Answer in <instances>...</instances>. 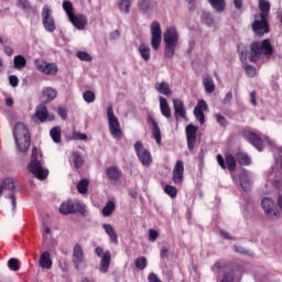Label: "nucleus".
Instances as JSON below:
<instances>
[{
	"label": "nucleus",
	"mask_w": 282,
	"mask_h": 282,
	"mask_svg": "<svg viewBox=\"0 0 282 282\" xmlns=\"http://www.w3.org/2000/svg\"><path fill=\"white\" fill-rule=\"evenodd\" d=\"M272 54H274V46H272L270 40L265 39L262 42H253L250 45L249 61L251 63H268Z\"/></svg>",
	"instance_id": "obj_1"
},
{
	"label": "nucleus",
	"mask_w": 282,
	"mask_h": 282,
	"mask_svg": "<svg viewBox=\"0 0 282 282\" xmlns=\"http://www.w3.org/2000/svg\"><path fill=\"white\" fill-rule=\"evenodd\" d=\"M258 8L260 10V15H254V21L252 23V30L257 36H263L270 32V24L268 23V17H270V1L258 0Z\"/></svg>",
	"instance_id": "obj_2"
},
{
	"label": "nucleus",
	"mask_w": 282,
	"mask_h": 282,
	"mask_svg": "<svg viewBox=\"0 0 282 282\" xmlns=\"http://www.w3.org/2000/svg\"><path fill=\"white\" fill-rule=\"evenodd\" d=\"M28 170L36 180H47V175H50V170L43 166V154L36 148L32 149L31 162L29 163Z\"/></svg>",
	"instance_id": "obj_3"
},
{
	"label": "nucleus",
	"mask_w": 282,
	"mask_h": 282,
	"mask_svg": "<svg viewBox=\"0 0 282 282\" xmlns=\"http://www.w3.org/2000/svg\"><path fill=\"white\" fill-rule=\"evenodd\" d=\"M13 137L20 153H25L30 149V130L23 123H17L13 128Z\"/></svg>",
	"instance_id": "obj_4"
},
{
	"label": "nucleus",
	"mask_w": 282,
	"mask_h": 282,
	"mask_svg": "<svg viewBox=\"0 0 282 282\" xmlns=\"http://www.w3.org/2000/svg\"><path fill=\"white\" fill-rule=\"evenodd\" d=\"M107 118L110 135L113 140H122V128H120V121L118 120V117H116V113H113V107L111 106L107 108Z\"/></svg>",
	"instance_id": "obj_5"
},
{
	"label": "nucleus",
	"mask_w": 282,
	"mask_h": 282,
	"mask_svg": "<svg viewBox=\"0 0 282 282\" xmlns=\"http://www.w3.org/2000/svg\"><path fill=\"white\" fill-rule=\"evenodd\" d=\"M134 151L143 166H151V164H153V156H151V152L142 144V141L134 143Z\"/></svg>",
	"instance_id": "obj_6"
},
{
	"label": "nucleus",
	"mask_w": 282,
	"mask_h": 282,
	"mask_svg": "<svg viewBox=\"0 0 282 282\" xmlns=\"http://www.w3.org/2000/svg\"><path fill=\"white\" fill-rule=\"evenodd\" d=\"M42 24L46 32L56 30V20L52 15V8L47 4L42 8Z\"/></svg>",
	"instance_id": "obj_7"
},
{
	"label": "nucleus",
	"mask_w": 282,
	"mask_h": 282,
	"mask_svg": "<svg viewBox=\"0 0 282 282\" xmlns=\"http://www.w3.org/2000/svg\"><path fill=\"white\" fill-rule=\"evenodd\" d=\"M151 46L152 48L158 52L160 50V45H162V26L160 22L153 21L151 26Z\"/></svg>",
	"instance_id": "obj_8"
},
{
	"label": "nucleus",
	"mask_w": 282,
	"mask_h": 282,
	"mask_svg": "<svg viewBox=\"0 0 282 282\" xmlns=\"http://www.w3.org/2000/svg\"><path fill=\"white\" fill-rule=\"evenodd\" d=\"M35 67L46 76H56L58 74V66L55 63H47L44 59H35Z\"/></svg>",
	"instance_id": "obj_9"
},
{
	"label": "nucleus",
	"mask_w": 282,
	"mask_h": 282,
	"mask_svg": "<svg viewBox=\"0 0 282 282\" xmlns=\"http://www.w3.org/2000/svg\"><path fill=\"white\" fill-rule=\"evenodd\" d=\"M85 208V205H83L78 200H66L61 204L59 206V213L62 215H72L74 213H80Z\"/></svg>",
	"instance_id": "obj_10"
},
{
	"label": "nucleus",
	"mask_w": 282,
	"mask_h": 282,
	"mask_svg": "<svg viewBox=\"0 0 282 282\" xmlns=\"http://www.w3.org/2000/svg\"><path fill=\"white\" fill-rule=\"evenodd\" d=\"M95 252H96L97 257H99L101 259L100 269H99L100 272H102L104 274H107V272L109 271V265H111V252L105 251L100 247H97L95 249Z\"/></svg>",
	"instance_id": "obj_11"
},
{
	"label": "nucleus",
	"mask_w": 282,
	"mask_h": 282,
	"mask_svg": "<svg viewBox=\"0 0 282 282\" xmlns=\"http://www.w3.org/2000/svg\"><path fill=\"white\" fill-rule=\"evenodd\" d=\"M261 206L264 210V215L265 217H268V219H274V217H276L278 215V210H276V204L274 203V200L270 197H265L262 199L261 202Z\"/></svg>",
	"instance_id": "obj_12"
},
{
	"label": "nucleus",
	"mask_w": 282,
	"mask_h": 282,
	"mask_svg": "<svg viewBox=\"0 0 282 282\" xmlns=\"http://www.w3.org/2000/svg\"><path fill=\"white\" fill-rule=\"evenodd\" d=\"M73 261L76 270H85V268H87V264L85 263V254L83 253V247H80V245L74 247Z\"/></svg>",
	"instance_id": "obj_13"
},
{
	"label": "nucleus",
	"mask_w": 282,
	"mask_h": 282,
	"mask_svg": "<svg viewBox=\"0 0 282 282\" xmlns=\"http://www.w3.org/2000/svg\"><path fill=\"white\" fill-rule=\"evenodd\" d=\"M54 120V116L47 115V107L44 105H40L35 109V113L32 116L33 122H36V124H43L45 120Z\"/></svg>",
	"instance_id": "obj_14"
},
{
	"label": "nucleus",
	"mask_w": 282,
	"mask_h": 282,
	"mask_svg": "<svg viewBox=\"0 0 282 282\" xmlns=\"http://www.w3.org/2000/svg\"><path fill=\"white\" fill-rule=\"evenodd\" d=\"M199 128L197 126L188 124L185 128L186 140H187V149L193 151L195 149V142H197V131Z\"/></svg>",
	"instance_id": "obj_15"
},
{
	"label": "nucleus",
	"mask_w": 282,
	"mask_h": 282,
	"mask_svg": "<svg viewBox=\"0 0 282 282\" xmlns=\"http://www.w3.org/2000/svg\"><path fill=\"white\" fill-rule=\"evenodd\" d=\"M164 43L177 45L180 43V33L175 26H170L163 34Z\"/></svg>",
	"instance_id": "obj_16"
},
{
	"label": "nucleus",
	"mask_w": 282,
	"mask_h": 282,
	"mask_svg": "<svg viewBox=\"0 0 282 282\" xmlns=\"http://www.w3.org/2000/svg\"><path fill=\"white\" fill-rule=\"evenodd\" d=\"M184 180V162L177 161L173 170V182L174 184H182Z\"/></svg>",
	"instance_id": "obj_17"
},
{
	"label": "nucleus",
	"mask_w": 282,
	"mask_h": 282,
	"mask_svg": "<svg viewBox=\"0 0 282 282\" xmlns=\"http://www.w3.org/2000/svg\"><path fill=\"white\" fill-rule=\"evenodd\" d=\"M246 140L252 144L258 151H263V141H261V137L253 132L245 133Z\"/></svg>",
	"instance_id": "obj_18"
},
{
	"label": "nucleus",
	"mask_w": 282,
	"mask_h": 282,
	"mask_svg": "<svg viewBox=\"0 0 282 282\" xmlns=\"http://www.w3.org/2000/svg\"><path fill=\"white\" fill-rule=\"evenodd\" d=\"M68 21L76 28L77 30H85L87 26V18L83 14H74L68 18Z\"/></svg>",
	"instance_id": "obj_19"
},
{
	"label": "nucleus",
	"mask_w": 282,
	"mask_h": 282,
	"mask_svg": "<svg viewBox=\"0 0 282 282\" xmlns=\"http://www.w3.org/2000/svg\"><path fill=\"white\" fill-rule=\"evenodd\" d=\"M173 108L175 111V117L180 116L184 120H186V107L184 106V101L181 99H173Z\"/></svg>",
	"instance_id": "obj_20"
},
{
	"label": "nucleus",
	"mask_w": 282,
	"mask_h": 282,
	"mask_svg": "<svg viewBox=\"0 0 282 282\" xmlns=\"http://www.w3.org/2000/svg\"><path fill=\"white\" fill-rule=\"evenodd\" d=\"M52 265H53L52 257L47 251H44L40 256V268H42L43 270H52Z\"/></svg>",
	"instance_id": "obj_21"
},
{
	"label": "nucleus",
	"mask_w": 282,
	"mask_h": 282,
	"mask_svg": "<svg viewBox=\"0 0 282 282\" xmlns=\"http://www.w3.org/2000/svg\"><path fill=\"white\" fill-rule=\"evenodd\" d=\"M150 123L152 124V135L156 141V144H162V131L155 119L150 118Z\"/></svg>",
	"instance_id": "obj_22"
},
{
	"label": "nucleus",
	"mask_w": 282,
	"mask_h": 282,
	"mask_svg": "<svg viewBox=\"0 0 282 282\" xmlns=\"http://www.w3.org/2000/svg\"><path fill=\"white\" fill-rule=\"evenodd\" d=\"M160 102V111L164 118H171V106H169V101L164 97H159Z\"/></svg>",
	"instance_id": "obj_23"
},
{
	"label": "nucleus",
	"mask_w": 282,
	"mask_h": 282,
	"mask_svg": "<svg viewBox=\"0 0 282 282\" xmlns=\"http://www.w3.org/2000/svg\"><path fill=\"white\" fill-rule=\"evenodd\" d=\"M57 95L58 93L56 91V89L52 87H44L42 90V98L43 100H45V102H52V100H54Z\"/></svg>",
	"instance_id": "obj_24"
},
{
	"label": "nucleus",
	"mask_w": 282,
	"mask_h": 282,
	"mask_svg": "<svg viewBox=\"0 0 282 282\" xmlns=\"http://www.w3.org/2000/svg\"><path fill=\"white\" fill-rule=\"evenodd\" d=\"M102 228H104L106 235H108L110 241L112 243H115L116 246H118V234H116V229H113V226H111L109 224H104Z\"/></svg>",
	"instance_id": "obj_25"
},
{
	"label": "nucleus",
	"mask_w": 282,
	"mask_h": 282,
	"mask_svg": "<svg viewBox=\"0 0 282 282\" xmlns=\"http://www.w3.org/2000/svg\"><path fill=\"white\" fill-rule=\"evenodd\" d=\"M138 52L143 61H151V47L149 44L141 43L138 47Z\"/></svg>",
	"instance_id": "obj_26"
},
{
	"label": "nucleus",
	"mask_w": 282,
	"mask_h": 282,
	"mask_svg": "<svg viewBox=\"0 0 282 282\" xmlns=\"http://www.w3.org/2000/svg\"><path fill=\"white\" fill-rule=\"evenodd\" d=\"M106 175L110 182H118L120 180V170L118 166H110L106 170Z\"/></svg>",
	"instance_id": "obj_27"
},
{
	"label": "nucleus",
	"mask_w": 282,
	"mask_h": 282,
	"mask_svg": "<svg viewBox=\"0 0 282 282\" xmlns=\"http://www.w3.org/2000/svg\"><path fill=\"white\" fill-rule=\"evenodd\" d=\"M155 89L159 94H162L163 96H172L173 90H171V87L166 82H161L155 84Z\"/></svg>",
	"instance_id": "obj_28"
},
{
	"label": "nucleus",
	"mask_w": 282,
	"mask_h": 282,
	"mask_svg": "<svg viewBox=\"0 0 282 282\" xmlns=\"http://www.w3.org/2000/svg\"><path fill=\"white\" fill-rule=\"evenodd\" d=\"M117 7L122 14H129L131 10V0H117Z\"/></svg>",
	"instance_id": "obj_29"
},
{
	"label": "nucleus",
	"mask_w": 282,
	"mask_h": 282,
	"mask_svg": "<svg viewBox=\"0 0 282 282\" xmlns=\"http://www.w3.org/2000/svg\"><path fill=\"white\" fill-rule=\"evenodd\" d=\"M240 187L242 191L248 192L250 191V178L248 177V172H242L239 176Z\"/></svg>",
	"instance_id": "obj_30"
},
{
	"label": "nucleus",
	"mask_w": 282,
	"mask_h": 282,
	"mask_svg": "<svg viewBox=\"0 0 282 282\" xmlns=\"http://www.w3.org/2000/svg\"><path fill=\"white\" fill-rule=\"evenodd\" d=\"M13 65L15 69H24L25 65H28V59L23 55H15L13 58Z\"/></svg>",
	"instance_id": "obj_31"
},
{
	"label": "nucleus",
	"mask_w": 282,
	"mask_h": 282,
	"mask_svg": "<svg viewBox=\"0 0 282 282\" xmlns=\"http://www.w3.org/2000/svg\"><path fill=\"white\" fill-rule=\"evenodd\" d=\"M203 85L206 94H213V91H215V82L213 80V77L210 76L204 77Z\"/></svg>",
	"instance_id": "obj_32"
},
{
	"label": "nucleus",
	"mask_w": 282,
	"mask_h": 282,
	"mask_svg": "<svg viewBox=\"0 0 282 282\" xmlns=\"http://www.w3.org/2000/svg\"><path fill=\"white\" fill-rule=\"evenodd\" d=\"M208 2L216 12L226 10V0H208Z\"/></svg>",
	"instance_id": "obj_33"
},
{
	"label": "nucleus",
	"mask_w": 282,
	"mask_h": 282,
	"mask_svg": "<svg viewBox=\"0 0 282 282\" xmlns=\"http://www.w3.org/2000/svg\"><path fill=\"white\" fill-rule=\"evenodd\" d=\"M113 210H116V203L113 200H109L102 208L101 213L104 217H110L113 214Z\"/></svg>",
	"instance_id": "obj_34"
},
{
	"label": "nucleus",
	"mask_w": 282,
	"mask_h": 282,
	"mask_svg": "<svg viewBox=\"0 0 282 282\" xmlns=\"http://www.w3.org/2000/svg\"><path fill=\"white\" fill-rule=\"evenodd\" d=\"M226 164L230 173H235V171H237V160L232 154H228L226 156Z\"/></svg>",
	"instance_id": "obj_35"
},
{
	"label": "nucleus",
	"mask_w": 282,
	"mask_h": 282,
	"mask_svg": "<svg viewBox=\"0 0 282 282\" xmlns=\"http://www.w3.org/2000/svg\"><path fill=\"white\" fill-rule=\"evenodd\" d=\"M236 160L238 163H240L242 166H250V156L243 152H238L236 154Z\"/></svg>",
	"instance_id": "obj_36"
},
{
	"label": "nucleus",
	"mask_w": 282,
	"mask_h": 282,
	"mask_svg": "<svg viewBox=\"0 0 282 282\" xmlns=\"http://www.w3.org/2000/svg\"><path fill=\"white\" fill-rule=\"evenodd\" d=\"M217 282H235V273L232 270H227L224 272L223 279L217 275Z\"/></svg>",
	"instance_id": "obj_37"
},
{
	"label": "nucleus",
	"mask_w": 282,
	"mask_h": 282,
	"mask_svg": "<svg viewBox=\"0 0 282 282\" xmlns=\"http://www.w3.org/2000/svg\"><path fill=\"white\" fill-rule=\"evenodd\" d=\"M62 8L65 11V13L67 14L68 19L74 15V4H72V1L64 0Z\"/></svg>",
	"instance_id": "obj_38"
},
{
	"label": "nucleus",
	"mask_w": 282,
	"mask_h": 282,
	"mask_svg": "<svg viewBox=\"0 0 282 282\" xmlns=\"http://www.w3.org/2000/svg\"><path fill=\"white\" fill-rule=\"evenodd\" d=\"M176 47H177V44L165 43L164 56L166 58H173V56H175V48Z\"/></svg>",
	"instance_id": "obj_39"
},
{
	"label": "nucleus",
	"mask_w": 282,
	"mask_h": 282,
	"mask_svg": "<svg viewBox=\"0 0 282 282\" xmlns=\"http://www.w3.org/2000/svg\"><path fill=\"white\" fill-rule=\"evenodd\" d=\"M87 188H89V181L87 178H83L77 184V191L80 195H85L87 193Z\"/></svg>",
	"instance_id": "obj_40"
},
{
	"label": "nucleus",
	"mask_w": 282,
	"mask_h": 282,
	"mask_svg": "<svg viewBox=\"0 0 282 282\" xmlns=\"http://www.w3.org/2000/svg\"><path fill=\"white\" fill-rule=\"evenodd\" d=\"M0 188L3 191H14L15 185H14V180L12 178H6L2 184L0 185Z\"/></svg>",
	"instance_id": "obj_41"
},
{
	"label": "nucleus",
	"mask_w": 282,
	"mask_h": 282,
	"mask_svg": "<svg viewBox=\"0 0 282 282\" xmlns=\"http://www.w3.org/2000/svg\"><path fill=\"white\" fill-rule=\"evenodd\" d=\"M50 135L53 140V142H55V144H59L61 142V128L55 127L50 131Z\"/></svg>",
	"instance_id": "obj_42"
},
{
	"label": "nucleus",
	"mask_w": 282,
	"mask_h": 282,
	"mask_svg": "<svg viewBox=\"0 0 282 282\" xmlns=\"http://www.w3.org/2000/svg\"><path fill=\"white\" fill-rule=\"evenodd\" d=\"M72 161L74 162L76 169H80V166H83V164L85 162L83 160V155H80V153H78V152H73Z\"/></svg>",
	"instance_id": "obj_43"
},
{
	"label": "nucleus",
	"mask_w": 282,
	"mask_h": 282,
	"mask_svg": "<svg viewBox=\"0 0 282 282\" xmlns=\"http://www.w3.org/2000/svg\"><path fill=\"white\" fill-rule=\"evenodd\" d=\"M138 8L141 12H149L151 10V0H139Z\"/></svg>",
	"instance_id": "obj_44"
},
{
	"label": "nucleus",
	"mask_w": 282,
	"mask_h": 282,
	"mask_svg": "<svg viewBox=\"0 0 282 282\" xmlns=\"http://www.w3.org/2000/svg\"><path fill=\"white\" fill-rule=\"evenodd\" d=\"M194 116L200 124H204L206 122V117L204 115V110H200L199 108H194Z\"/></svg>",
	"instance_id": "obj_45"
},
{
	"label": "nucleus",
	"mask_w": 282,
	"mask_h": 282,
	"mask_svg": "<svg viewBox=\"0 0 282 282\" xmlns=\"http://www.w3.org/2000/svg\"><path fill=\"white\" fill-rule=\"evenodd\" d=\"M269 182H272V184L275 188H281V177L279 175L274 174V172H272L269 175Z\"/></svg>",
	"instance_id": "obj_46"
},
{
	"label": "nucleus",
	"mask_w": 282,
	"mask_h": 282,
	"mask_svg": "<svg viewBox=\"0 0 282 282\" xmlns=\"http://www.w3.org/2000/svg\"><path fill=\"white\" fill-rule=\"evenodd\" d=\"M83 98H84L85 102H88V105H89L96 100V94H94V91H91V90H86L83 94Z\"/></svg>",
	"instance_id": "obj_47"
},
{
	"label": "nucleus",
	"mask_w": 282,
	"mask_h": 282,
	"mask_svg": "<svg viewBox=\"0 0 282 282\" xmlns=\"http://www.w3.org/2000/svg\"><path fill=\"white\" fill-rule=\"evenodd\" d=\"M164 192L172 198L177 197V187L173 185H165Z\"/></svg>",
	"instance_id": "obj_48"
},
{
	"label": "nucleus",
	"mask_w": 282,
	"mask_h": 282,
	"mask_svg": "<svg viewBox=\"0 0 282 282\" xmlns=\"http://www.w3.org/2000/svg\"><path fill=\"white\" fill-rule=\"evenodd\" d=\"M202 21H203V23H205V25L210 26V25H213L215 20L213 19V15L210 13L203 12Z\"/></svg>",
	"instance_id": "obj_49"
},
{
	"label": "nucleus",
	"mask_w": 282,
	"mask_h": 282,
	"mask_svg": "<svg viewBox=\"0 0 282 282\" xmlns=\"http://www.w3.org/2000/svg\"><path fill=\"white\" fill-rule=\"evenodd\" d=\"M135 268L139 270H144L147 268V258L145 257H140L134 261Z\"/></svg>",
	"instance_id": "obj_50"
},
{
	"label": "nucleus",
	"mask_w": 282,
	"mask_h": 282,
	"mask_svg": "<svg viewBox=\"0 0 282 282\" xmlns=\"http://www.w3.org/2000/svg\"><path fill=\"white\" fill-rule=\"evenodd\" d=\"M77 58H79V61H85L86 63H89L91 61V55H89V53L84 52V51H78L76 53Z\"/></svg>",
	"instance_id": "obj_51"
},
{
	"label": "nucleus",
	"mask_w": 282,
	"mask_h": 282,
	"mask_svg": "<svg viewBox=\"0 0 282 282\" xmlns=\"http://www.w3.org/2000/svg\"><path fill=\"white\" fill-rule=\"evenodd\" d=\"M245 69L250 78H254V76H257V68L254 66L247 64L245 65Z\"/></svg>",
	"instance_id": "obj_52"
},
{
	"label": "nucleus",
	"mask_w": 282,
	"mask_h": 282,
	"mask_svg": "<svg viewBox=\"0 0 282 282\" xmlns=\"http://www.w3.org/2000/svg\"><path fill=\"white\" fill-rule=\"evenodd\" d=\"M235 252H238V254H248L249 257H253V253L248 251L246 248L241 246H234Z\"/></svg>",
	"instance_id": "obj_53"
},
{
	"label": "nucleus",
	"mask_w": 282,
	"mask_h": 282,
	"mask_svg": "<svg viewBox=\"0 0 282 282\" xmlns=\"http://www.w3.org/2000/svg\"><path fill=\"white\" fill-rule=\"evenodd\" d=\"M8 265L10 270H13V272H18L19 270V260L12 258L8 261Z\"/></svg>",
	"instance_id": "obj_54"
},
{
	"label": "nucleus",
	"mask_w": 282,
	"mask_h": 282,
	"mask_svg": "<svg viewBox=\"0 0 282 282\" xmlns=\"http://www.w3.org/2000/svg\"><path fill=\"white\" fill-rule=\"evenodd\" d=\"M73 140H82V141H87V134L83 132H73L72 134Z\"/></svg>",
	"instance_id": "obj_55"
},
{
	"label": "nucleus",
	"mask_w": 282,
	"mask_h": 282,
	"mask_svg": "<svg viewBox=\"0 0 282 282\" xmlns=\"http://www.w3.org/2000/svg\"><path fill=\"white\" fill-rule=\"evenodd\" d=\"M19 8H22V10H31L32 6L30 4V1L28 0H19L18 1Z\"/></svg>",
	"instance_id": "obj_56"
},
{
	"label": "nucleus",
	"mask_w": 282,
	"mask_h": 282,
	"mask_svg": "<svg viewBox=\"0 0 282 282\" xmlns=\"http://www.w3.org/2000/svg\"><path fill=\"white\" fill-rule=\"evenodd\" d=\"M195 109H199L200 111H208V104L205 100L199 99Z\"/></svg>",
	"instance_id": "obj_57"
},
{
	"label": "nucleus",
	"mask_w": 282,
	"mask_h": 282,
	"mask_svg": "<svg viewBox=\"0 0 282 282\" xmlns=\"http://www.w3.org/2000/svg\"><path fill=\"white\" fill-rule=\"evenodd\" d=\"M158 237H160V234L155 229H150L149 230V241H156Z\"/></svg>",
	"instance_id": "obj_58"
},
{
	"label": "nucleus",
	"mask_w": 282,
	"mask_h": 282,
	"mask_svg": "<svg viewBox=\"0 0 282 282\" xmlns=\"http://www.w3.org/2000/svg\"><path fill=\"white\" fill-rule=\"evenodd\" d=\"M216 120L220 127H227L228 126V120H226V117L221 115H216Z\"/></svg>",
	"instance_id": "obj_59"
},
{
	"label": "nucleus",
	"mask_w": 282,
	"mask_h": 282,
	"mask_svg": "<svg viewBox=\"0 0 282 282\" xmlns=\"http://www.w3.org/2000/svg\"><path fill=\"white\" fill-rule=\"evenodd\" d=\"M6 198L11 200L12 210H15L17 209V195L9 194L6 196Z\"/></svg>",
	"instance_id": "obj_60"
},
{
	"label": "nucleus",
	"mask_w": 282,
	"mask_h": 282,
	"mask_svg": "<svg viewBox=\"0 0 282 282\" xmlns=\"http://www.w3.org/2000/svg\"><path fill=\"white\" fill-rule=\"evenodd\" d=\"M9 84L11 87H19V77L14 75L9 76Z\"/></svg>",
	"instance_id": "obj_61"
},
{
	"label": "nucleus",
	"mask_w": 282,
	"mask_h": 282,
	"mask_svg": "<svg viewBox=\"0 0 282 282\" xmlns=\"http://www.w3.org/2000/svg\"><path fill=\"white\" fill-rule=\"evenodd\" d=\"M3 52L7 56H13L14 55V48L10 45H4L3 46Z\"/></svg>",
	"instance_id": "obj_62"
},
{
	"label": "nucleus",
	"mask_w": 282,
	"mask_h": 282,
	"mask_svg": "<svg viewBox=\"0 0 282 282\" xmlns=\"http://www.w3.org/2000/svg\"><path fill=\"white\" fill-rule=\"evenodd\" d=\"M219 270H221V262H216L212 267V271L214 272V274H216V276H219Z\"/></svg>",
	"instance_id": "obj_63"
},
{
	"label": "nucleus",
	"mask_w": 282,
	"mask_h": 282,
	"mask_svg": "<svg viewBox=\"0 0 282 282\" xmlns=\"http://www.w3.org/2000/svg\"><path fill=\"white\" fill-rule=\"evenodd\" d=\"M161 259H169V249L166 247L161 249Z\"/></svg>",
	"instance_id": "obj_64"
}]
</instances>
